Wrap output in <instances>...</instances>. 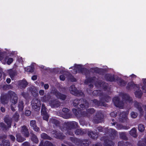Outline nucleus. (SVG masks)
Listing matches in <instances>:
<instances>
[{"label":"nucleus","instance_id":"61","mask_svg":"<svg viewBox=\"0 0 146 146\" xmlns=\"http://www.w3.org/2000/svg\"><path fill=\"white\" fill-rule=\"evenodd\" d=\"M72 111L76 115H78V113L77 112L76 109H73Z\"/></svg>","mask_w":146,"mask_h":146},{"label":"nucleus","instance_id":"14","mask_svg":"<svg viewBox=\"0 0 146 146\" xmlns=\"http://www.w3.org/2000/svg\"><path fill=\"white\" fill-rule=\"evenodd\" d=\"M52 93L54 94L57 98L62 100H65L66 98V95L60 93L57 90L54 89L52 91Z\"/></svg>","mask_w":146,"mask_h":146},{"label":"nucleus","instance_id":"6","mask_svg":"<svg viewBox=\"0 0 146 146\" xmlns=\"http://www.w3.org/2000/svg\"><path fill=\"white\" fill-rule=\"evenodd\" d=\"M70 140L78 146H88L89 142L88 140H82L75 137H71Z\"/></svg>","mask_w":146,"mask_h":146},{"label":"nucleus","instance_id":"47","mask_svg":"<svg viewBox=\"0 0 146 146\" xmlns=\"http://www.w3.org/2000/svg\"><path fill=\"white\" fill-rule=\"evenodd\" d=\"M2 144L1 145H3L4 146L5 145L6 146H10V144L9 141L6 140L5 141L4 140H3L2 141Z\"/></svg>","mask_w":146,"mask_h":146},{"label":"nucleus","instance_id":"2","mask_svg":"<svg viewBox=\"0 0 146 146\" xmlns=\"http://www.w3.org/2000/svg\"><path fill=\"white\" fill-rule=\"evenodd\" d=\"M120 96H122V101H119V98L118 97H115L113 99V102L114 104L117 107L120 109H123L126 104L130 105L132 103V99L128 94H126L121 93Z\"/></svg>","mask_w":146,"mask_h":146},{"label":"nucleus","instance_id":"63","mask_svg":"<svg viewBox=\"0 0 146 146\" xmlns=\"http://www.w3.org/2000/svg\"><path fill=\"white\" fill-rule=\"evenodd\" d=\"M44 87L45 90H47L49 88V86L48 84H44Z\"/></svg>","mask_w":146,"mask_h":146},{"label":"nucleus","instance_id":"25","mask_svg":"<svg viewBox=\"0 0 146 146\" xmlns=\"http://www.w3.org/2000/svg\"><path fill=\"white\" fill-rule=\"evenodd\" d=\"M134 103L135 107L138 109L141 113L143 110L140 103L136 101L134 102Z\"/></svg>","mask_w":146,"mask_h":146},{"label":"nucleus","instance_id":"31","mask_svg":"<svg viewBox=\"0 0 146 146\" xmlns=\"http://www.w3.org/2000/svg\"><path fill=\"white\" fill-rule=\"evenodd\" d=\"M40 136L41 138L44 139L50 140L52 139L48 135L44 133L41 134Z\"/></svg>","mask_w":146,"mask_h":146},{"label":"nucleus","instance_id":"34","mask_svg":"<svg viewBox=\"0 0 146 146\" xmlns=\"http://www.w3.org/2000/svg\"><path fill=\"white\" fill-rule=\"evenodd\" d=\"M93 94L94 96H98L100 95L102 96L103 94L101 92L100 90H96L94 91L92 93Z\"/></svg>","mask_w":146,"mask_h":146},{"label":"nucleus","instance_id":"64","mask_svg":"<svg viewBox=\"0 0 146 146\" xmlns=\"http://www.w3.org/2000/svg\"><path fill=\"white\" fill-rule=\"evenodd\" d=\"M39 146H45V142L44 143L43 141H42L40 142Z\"/></svg>","mask_w":146,"mask_h":146},{"label":"nucleus","instance_id":"19","mask_svg":"<svg viewBox=\"0 0 146 146\" xmlns=\"http://www.w3.org/2000/svg\"><path fill=\"white\" fill-rule=\"evenodd\" d=\"M30 125L33 130L36 132H38L40 131V129L36 125V121L35 120H32L30 121Z\"/></svg>","mask_w":146,"mask_h":146},{"label":"nucleus","instance_id":"1","mask_svg":"<svg viewBox=\"0 0 146 146\" xmlns=\"http://www.w3.org/2000/svg\"><path fill=\"white\" fill-rule=\"evenodd\" d=\"M96 131L101 132L103 131L106 134H108L109 135L108 137L107 136H104L101 138V140L104 141V144L105 146H112L113 145L114 143L112 140L115 139L116 136L117 132L115 129L110 128L108 129L106 128L103 129L101 126H99L97 127Z\"/></svg>","mask_w":146,"mask_h":146},{"label":"nucleus","instance_id":"57","mask_svg":"<svg viewBox=\"0 0 146 146\" xmlns=\"http://www.w3.org/2000/svg\"><path fill=\"white\" fill-rule=\"evenodd\" d=\"M110 115L111 117H114L116 116L117 115V112L116 111H113L110 113Z\"/></svg>","mask_w":146,"mask_h":146},{"label":"nucleus","instance_id":"16","mask_svg":"<svg viewBox=\"0 0 146 146\" xmlns=\"http://www.w3.org/2000/svg\"><path fill=\"white\" fill-rule=\"evenodd\" d=\"M51 133L54 137L57 139H62L65 137V136L62 133L56 130H53Z\"/></svg>","mask_w":146,"mask_h":146},{"label":"nucleus","instance_id":"10","mask_svg":"<svg viewBox=\"0 0 146 146\" xmlns=\"http://www.w3.org/2000/svg\"><path fill=\"white\" fill-rule=\"evenodd\" d=\"M70 93L72 94L77 96H82L83 93L81 91L77 90L74 85L71 86L69 88Z\"/></svg>","mask_w":146,"mask_h":146},{"label":"nucleus","instance_id":"22","mask_svg":"<svg viewBox=\"0 0 146 146\" xmlns=\"http://www.w3.org/2000/svg\"><path fill=\"white\" fill-rule=\"evenodd\" d=\"M5 122L6 123L8 126V128H10L11 127V123L12 122V119L9 117L8 115H6L4 118Z\"/></svg>","mask_w":146,"mask_h":146},{"label":"nucleus","instance_id":"62","mask_svg":"<svg viewBox=\"0 0 146 146\" xmlns=\"http://www.w3.org/2000/svg\"><path fill=\"white\" fill-rule=\"evenodd\" d=\"M21 94L25 98H26L27 96V94L24 92H22Z\"/></svg>","mask_w":146,"mask_h":146},{"label":"nucleus","instance_id":"28","mask_svg":"<svg viewBox=\"0 0 146 146\" xmlns=\"http://www.w3.org/2000/svg\"><path fill=\"white\" fill-rule=\"evenodd\" d=\"M138 87V86L135 85V84H134L133 82H131L127 84V89L129 90L133 88H134L135 87Z\"/></svg>","mask_w":146,"mask_h":146},{"label":"nucleus","instance_id":"45","mask_svg":"<svg viewBox=\"0 0 146 146\" xmlns=\"http://www.w3.org/2000/svg\"><path fill=\"white\" fill-rule=\"evenodd\" d=\"M138 129L139 131L142 132L145 129L144 125L142 124H140L138 126Z\"/></svg>","mask_w":146,"mask_h":146},{"label":"nucleus","instance_id":"9","mask_svg":"<svg viewBox=\"0 0 146 146\" xmlns=\"http://www.w3.org/2000/svg\"><path fill=\"white\" fill-rule=\"evenodd\" d=\"M104 115L102 112L100 111L98 112L96 115L93 119L94 122L98 123L102 122L103 121Z\"/></svg>","mask_w":146,"mask_h":146},{"label":"nucleus","instance_id":"4","mask_svg":"<svg viewBox=\"0 0 146 146\" xmlns=\"http://www.w3.org/2000/svg\"><path fill=\"white\" fill-rule=\"evenodd\" d=\"M73 106L79 109L84 110L88 108L89 104L86 101L83 99H81L80 100L76 99L73 102Z\"/></svg>","mask_w":146,"mask_h":146},{"label":"nucleus","instance_id":"53","mask_svg":"<svg viewBox=\"0 0 146 146\" xmlns=\"http://www.w3.org/2000/svg\"><path fill=\"white\" fill-rule=\"evenodd\" d=\"M131 115L132 118H135L137 115V114L134 112H132L131 113Z\"/></svg>","mask_w":146,"mask_h":146},{"label":"nucleus","instance_id":"5","mask_svg":"<svg viewBox=\"0 0 146 146\" xmlns=\"http://www.w3.org/2000/svg\"><path fill=\"white\" fill-rule=\"evenodd\" d=\"M78 123L75 121L68 122L66 123L65 127L67 130V135H72L73 134V130L77 128Z\"/></svg>","mask_w":146,"mask_h":146},{"label":"nucleus","instance_id":"26","mask_svg":"<svg viewBox=\"0 0 146 146\" xmlns=\"http://www.w3.org/2000/svg\"><path fill=\"white\" fill-rule=\"evenodd\" d=\"M129 133L130 134L134 137L136 138L137 136L136 133V129L135 128H133L130 131Z\"/></svg>","mask_w":146,"mask_h":146},{"label":"nucleus","instance_id":"40","mask_svg":"<svg viewBox=\"0 0 146 146\" xmlns=\"http://www.w3.org/2000/svg\"><path fill=\"white\" fill-rule=\"evenodd\" d=\"M144 85L142 87V89L143 92L146 93V79H143Z\"/></svg>","mask_w":146,"mask_h":146},{"label":"nucleus","instance_id":"29","mask_svg":"<svg viewBox=\"0 0 146 146\" xmlns=\"http://www.w3.org/2000/svg\"><path fill=\"white\" fill-rule=\"evenodd\" d=\"M18 107L19 111H22L24 109V103L22 100H20L19 102Z\"/></svg>","mask_w":146,"mask_h":146},{"label":"nucleus","instance_id":"13","mask_svg":"<svg viewBox=\"0 0 146 146\" xmlns=\"http://www.w3.org/2000/svg\"><path fill=\"white\" fill-rule=\"evenodd\" d=\"M49 104L51 108H56L60 106L61 103L57 99H54L49 101Z\"/></svg>","mask_w":146,"mask_h":146},{"label":"nucleus","instance_id":"44","mask_svg":"<svg viewBox=\"0 0 146 146\" xmlns=\"http://www.w3.org/2000/svg\"><path fill=\"white\" fill-rule=\"evenodd\" d=\"M31 139L33 141L36 143H37L38 141V139L36 136L34 135H33L32 136Z\"/></svg>","mask_w":146,"mask_h":146},{"label":"nucleus","instance_id":"27","mask_svg":"<svg viewBox=\"0 0 146 146\" xmlns=\"http://www.w3.org/2000/svg\"><path fill=\"white\" fill-rule=\"evenodd\" d=\"M105 78L107 81H113L114 80L113 76L110 74L106 75L105 76Z\"/></svg>","mask_w":146,"mask_h":146},{"label":"nucleus","instance_id":"43","mask_svg":"<svg viewBox=\"0 0 146 146\" xmlns=\"http://www.w3.org/2000/svg\"><path fill=\"white\" fill-rule=\"evenodd\" d=\"M44 113L41 114L43 116V119L46 121H48L49 117L48 114L46 112H44Z\"/></svg>","mask_w":146,"mask_h":146},{"label":"nucleus","instance_id":"21","mask_svg":"<svg viewBox=\"0 0 146 146\" xmlns=\"http://www.w3.org/2000/svg\"><path fill=\"white\" fill-rule=\"evenodd\" d=\"M28 84V83L25 79L19 81L18 82V86L21 89L25 88Z\"/></svg>","mask_w":146,"mask_h":146},{"label":"nucleus","instance_id":"33","mask_svg":"<svg viewBox=\"0 0 146 146\" xmlns=\"http://www.w3.org/2000/svg\"><path fill=\"white\" fill-rule=\"evenodd\" d=\"M102 99H101V102L98 101L97 100L94 99L93 100V102L96 105L98 106H105V104L102 102Z\"/></svg>","mask_w":146,"mask_h":146},{"label":"nucleus","instance_id":"12","mask_svg":"<svg viewBox=\"0 0 146 146\" xmlns=\"http://www.w3.org/2000/svg\"><path fill=\"white\" fill-rule=\"evenodd\" d=\"M72 68L73 69V70H71L72 72L74 74H76L77 72L79 73H82L83 70H84L83 69L82 67V66L80 65L75 64L74 66L70 68L69 69Z\"/></svg>","mask_w":146,"mask_h":146},{"label":"nucleus","instance_id":"7","mask_svg":"<svg viewBox=\"0 0 146 146\" xmlns=\"http://www.w3.org/2000/svg\"><path fill=\"white\" fill-rule=\"evenodd\" d=\"M8 99L10 100L12 104H16L18 101V97L17 94L13 92L10 91L8 94Z\"/></svg>","mask_w":146,"mask_h":146},{"label":"nucleus","instance_id":"18","mask_svg":"<svg viewBox=\"0 0 146 146\" xmlns=\"http://www.w3.org/2000/svg\"><path fill=\"white\" fill-rule=\"evenodd\" d=\"M21 132L22 134L24 136L28 137L29 136V133L28 129L26 126L24 125L22 127Z\"/></svg>","mask_w":146,"mask_h":146},{"label":"nucleus","instance_id":"51","mask_svg":"<svg viewBox=\"0 0 146 146\" xmlns=\"http://www.w3.org/2000/svg\"><path fill=\"white\" fill-rule=\"evenodd\" d=\"M45 144L46 146H55L52 143L48 141L45 142Z\"/></svg>","mask_w":146,"mask_h":146},{"label":"nucleus","instance_id":"15","mask_svg":"<svg viewBox=\"0 0 146 146\" xmlns=\"http://www.w3.org/2000/svg\"><path fill=\"white\" fill-rule=\"evenodd\" d=\"M8 56L6 52H2L0 50V61H1L2 63L4 64H6Z\"/></svg>","mask_w":146,"mask_h":146},{"label":"nucleus","instance_id":"3","mask_svg":"<svg viewBox=\"0 0 146 146\" xmlns=\"http://www.w3.org/2000/svg\"><path fill=\"white\" fill-rule=\"evenodd\" d=\"M94 82H95V86L98 87H102L104 88V90H106L107 89L108 86V84L104 82H103L101 81L98 80L97 79H96L95 77L92 78H89L87 79L84 82V83L86 84H88L90 83L89 85L90 88H92L93 86L91 84Z\"/></svg>","mask_w":146,"mask_h":146},{"label":"nucleus","instance_id":"50","mask_svg":"<svg viewBox=\"0 0 146 146\" xmlns=\"http://www.w3.org/2000/svg\"><path fill=\"white\" fill-rule=\"evenodd\" d=\"M13 59L12 58L8 57L6 63H7L8 65H10L13 62Z\"/></svg>","mask_w":146,"mask_h":146},{"label":"nucleus","instance_id":"56","mask_svg":"<svg viewBox=\"0 0 146 146\" xmlns=\"http://www.w3.org/2000/svg\"><path fill=\"white\" fill-rule=\"evenodd\" d=\"M31 114V112L29 110H26L25 112V115L27 116H29Z\"/></svg>","mask_w":146,"mask_h":146},{"label":"nucleus","instance_id":"20","mask_svg":"<svg viewBox=\"0 0 146 146\" xmlns=\"http://www.w3.org/2000/svg\"><path fill=\"white\" fill-rule=\"evenodd\" d=\"M94 110L93 108L89 109L86 110V112H83L81 113L82 116H89L90 115L94 112Z\"/></svg>","mask_w":146,"mask_h":146},{"label":"nucleus","instance_id":"37","mask_svg":"<svg viewBox=\"0 0 146 146\" xmlns=\"http://www.w3.org/2000/svg\"><path fill=\"white\" fill-rule=\"evenodd\" d=\"M19 114L16 112L13 116V118L16 122H17L19 117Z\"/></svg>","mask_w":146,"mask_h":146},{"label":"nucleus","instance_id":"46","mask_svg":"<svg viewBox=\"0 0 146 146\" xmlns=\"http://www.w3.org/2000/svg\"><path fill=\"white\" fill-rule=\"evenodd\" d=\"M103 98L105 100L106 102H109L111 100V98L108 96H104L103 94L102 96Z\"/></svg>","mask_w":146,"mask_h":146},{"label":"nucleus","instance_id":"35","mask_svg":"<svg viewBox=\"0 0 146 146\" xmlns=\"http://www.w3.org/2000/svg\"><path fill=\"white\" fill-rule=\"evenodd\" d=\"M16 137L17 141L19 142H22L26 140L25 138L22 137L19 135H17Z\"/></svg>","mask_w":146,"mask_h":146},{"label":"nucleus","instance_id":"59","mask_svg":"<svg viewBox=\"0 0 146 146\" xmlns=\"http://www.w3.org/2000/svg\"><path fill=\"white\" fill-rule=\"evenodd\" d=\"M9 136L12 141H14L15 140V138L14 136L12 135H10Z\"/></svg>","mask_w":146,"mask_h":146},{"label":"nucleus","instance_id":"52","mask_svg":"<svg viewBox=\"0 0 146 146\" xmlns=\"http://www.w3.org/2000/svg\"><path fill=\"white\" fill-rule=\"evenodd\" d=\"M1 103L3 104H7L8 102L7 100V99H5L4 98L2 97L1 98Z\"/></svg>","mask_w":146,"mask_h":146},{"label":"nucleus","instance_id":"23","mask_svg":"<svg viewBox=\"0 0 146 146\" xmlns=\"http://www.w3.org/2000/svg\"><path fill=\"white\" fill-rule=\"evenodd\" d=\"M51 98V96L49 94H46L40 98L41 101L42 102L45 103L48 102L49 101V100Z\"/></svg>","mask_w":146,"mask_h":146},{"label":"nucleus","instance_id":"11","mask_svg":"<svg viewBox=\"0 0 146 146\" xmlns=\"http://www.w3.org/2000/svg\"><path fill=\"white\" fill-rule=\"evenodd\" d=\"M69 110L67 108H64L62 109V113L58 114L59 116L63 117L65 119H68L71 117V115L69 112Z\"/></svg>","mask_w":146,"mask_h":146},{"label":"nucleus","instance_id":"17","mask_svg":"<svg viewBox=\"0 0 146 146\" xmlns=\"http://www.w3.org/2000/svg\"><path fill=\"white\" fill-rule=\"evenodd\" d=\"M128 113L129 112L128 111L122 112L120 115L119 119L120 121L123 122H127L128 121L127 115Z\"/></svg>","mask_w":146,"mask_h":146},{"label":"nucleus","instance_id":"24","mask_svg":"<svg viewBox=\"0 0 146 146\" xmlns=\"http://www.w3.org/2000/svg\"><path fill=\"white\" fill-rule=\"evenodd\" d=\"M88 135L89 137L94 139H96L98 137V134L97 133L91 131L88 132Z\"/></svg>","mask_w":146,"mask_h":146},{"label":"nucleus","instance_id":"32","mask_svg":"<svg viewBox=\"0 0 146 146\" xmlns=\"http://www.w3.org/2000/svg\"><path fill=\"white\" fill-rule=\"evenodd\" d=\"M130 145V143L128 142L125 143L123 141H121L118 142V146H128Z\"/></svg>","mask_w":146,"mask_h":146},{"label":"nucleus","instance_id":"60","mask_svg":"<svg viewBox=\"0 0 146 146\" xmlns=\"http://www.w3.org/2000/svg\"><path fill=\"white\" fill-rule=\"evenodd\" d=\"M65 76L63 75H61L60 76V80H64L65 79Z\"/></svg>","mask_w":146,"mask_h":146},{"label":"nucleus","instance_id":"38","mask_svg":"<svg viewBox=\"0 0 146 146\" xmlns=\"http://www.w3.org/2000/svg\"><path fill=\"white\" fill-rule=\"evenodd\" d=\"M85 133L84 131L83 130L81 129H76L75 131V134L77 135H82Z\"/></svg>","mask_w":146,"mask_h":146},{"label":"nucleus","instance_id":"55","mask_svg":"<svg viewBox=\"0 0 146 146\" xmlns=\"http://www.w3.org/2000/svg\"><path fill=\"white\" fill-rule=\"evenodd\" d=\"M21 146H30V144L28 142H25L22 143Z\"/></svg>","mask_w":146,"mask_h":146},{"label":"nucleus","instance_id":"54","mask_svg":"<svg viewBox=\"0 0 146 146\" xmlns=\"http://www.w3.org/2000/svg\"><path fill=\"white\" fill-rule=\"evenodd\" d=\"M116 127L118 129H123V125L119 124H117L116 125Z\"/></svg>","mask_w":146,"mask_h":146},{"label":"nucleus","instance_id":"39","mask_svg":"<svg viewBox=\"0 0 146 146\" xmlns=\"http://www.w3.org/2000/svg\"><path fill=\"white\" fill-rule=\"evenodd\" d=\"M50 122L55 124L56 126H58L59 124V121L54 119H50Z\"/></svg>","mask_w":146,"mask_h":146},{"label":"nucleus","instance_id":"58","mask_svg":"<svg viewBox=\"0 0 146 146\" xmlns=\"http://www.w3.org/2000/svg\"><path fill=\"white\" fill-rule=\"evenodd\" d=\"M39 92L40 96H43L44 94V91L43 90H40Z\"/></svg>","mask_w":146,"mask_h":146},{"label":"nucleus","instance_id":"49","mask_svg":"<svg viewBox=\"0 0 146 146\" xmlns=\"http://www.w3.org/2000/svg\"><path fill=\"white\" fill-rule=\"evenodd\" d=\"M46 108L44 104H42V108L41 110V113L44 114V112H46Z\"/></svg>","mask_w":146,"mask_h":146},{"label":"nucleus","instance_id":"42","mask_svg":"<svg viewBox=\"0 0 146 146\" xmlns=\"http://www.w3.org/2000/svg\"><path fill=\"white\" fill-rule=\"evenodd\" d=\"M25 71L29 72H32L33 71V68L31 66H28L25 68Z\"/></svg>","mask_w":146,"mask_h":146},{"label":"nucleus","instance_id":"8","mask_svg":"<svg viewBox=\"0 0 146 146\" xmlns=\"http://www.w3.org/2000/svg\"><path fill=\"white\" fill-rule=\"evenodd\" d=\"M41 104L40 101L36 98L33 99L31 102L33 109L37 111L40 110Z\"/></svg>","mask_w":146,"mask_h":146},{"label":"nucleus","instance_id":"36","mask_svg":"<svg viewBox=\"0 0 146 146\" xmlns=\"http://www.w3.org/2000/svg\"><path fill=\"white\" fill-rule=\"evenodd\" d=\"M142 94V93L140 89H138L135 92V96L138 98H140L141 97Z\"/></svg>","mask_w":146,"mask_h":146},{"label":"nucleus","instance_id":"48","mask_svg":"<svg viewBox=\"0 0 146 146\" xmlns=\"http://www.w3.org/2000/svg\"><path fill=\"white\" fill-rule=\"evenodd\" d=\"M9 73L10 77L13 80L15 75V72L12 70H11L9 72Z\"/></svg>","mask_w":146,"mask_h":146},{"label":"nucleus","instance_id":"41","mask_svg":"<svg viewBox=\"0 0 146 146\" xmlns=\"http://www.w3.org/2000/svg\"><path fill=\"white\" fill-rule=\"evenodd\" d=\"M118 82L119 84L122 86H125L126 84V82L121 79H119L118 80Z\"/></svg>","mask_w":146,"mask_h":146},{"label":"nucleus","instance_id":"30","mask_svg":"<svg viewBox=\"0 0 146 146\" xmlns=\"http://www.w3.org/2000/svg\"><path fill=\"white\" fill-rule=\"evenodd\" d=\"M119 137L121 139L126 140L127 139V137L126 136V132H119Z\"/></svg>","mask_w":146,"mask_h":146}]
</instances>
